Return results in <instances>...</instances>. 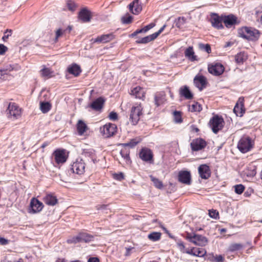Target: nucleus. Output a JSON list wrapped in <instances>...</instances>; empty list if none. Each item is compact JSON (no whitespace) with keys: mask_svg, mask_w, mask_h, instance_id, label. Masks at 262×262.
<instances>
[{"mask_svg":"<svg viewBox=\"0 0 262 262\" xmlns=\"http://www.w3.org/2000/svg\"><path fill=\"white\" fill-rule=\"evenodd\" d=\"M156 38L155 37L153 34H152L140 39L137 40L136 42L137 43H147L152 40H154Z\"/></svg>","mask_w":262,"mask_h":262,"instance_id":"36","label":"nucleus"},{"mask_svg":"<svg viewBox=\"0 0 262 262\" xmlns=\"http://www.w3.org/2000/svg\"><path fill=\"white\" fill-rule=\"evenodd\" d=\"M200 177L203 179H207L210 177V169L206 164L201 165L198 168Z\"/></svg>","mask_w":262,"mask_h":262,"instance_id":"17","label":"nucleus"},{"mask_svg":"<svg viewBox=\"0 0 262 262\" xmlns=\"http://www.w3.org/2000/svg\"><path fill=\"white\" fill-rule=\"evenodd\" d=\"M114 178L116 180L121 181L124 179L123 173L120 172L119 173H115L114 174Z\"/></svg>","mask_w":262,"mask_h":262,"instance_id":"57","label":"nucleus"},{"mask_svg":"<svg viewBox=\"0 0 262 262\" xmlns=\"http://www.w3.org/2000/svg\"><path fill=\"white\" fill-rule=\"evenodd\" d=\"M115 38V36L113 33H109L107 34H103L98 36L97 38L94 39V42L97 43H106L113 40Z\"/></svg>","mask_w":262,"mask_h":262,"instance_id":"19","label":"nucleus"},{"mask_svg":"<svg viewBox=\"0 0 262 262\" xmlns=\"http://www.w3.org/2000/svg\"><path fill=\"white\" fill-rule=\"evenodd\" d=\"M210 21L212 26L217 29L224 28L222 23L223 22V15L220 16L215 13L211 15Z\"/></svg>","mask_w":262,"mask_h":262,"instance_id":"12","label":"nucleus"},{"mask_svg":"<svg viewBox=\"0 0 262 262\" xmlns=\"http://www.w3.org/2000/svg\"><path fill=\"white\" fill-rule=\"evenodd\" d=\"M10 116L13 119H17L21 116V109L15 103H10L7 109Z\"/></svg>","mask_w":262,"mask_h":262,"instance_id":"10","label":"nucleus"},{"mask_svg":"<svg viewBox=\"0 0 262 262\" xmlns=\"http://www.w3.org/2000/svg\"><path fill=\"white\" fill-rule=\"evenodd\" d=\"M190 146L192 150L198 151L203 149L206 146V142L203 139L198 138L191 142Z\"/></svg>","mask_w":262,"mask_h":262,"instance_id":"13","label":"nucleus"},{"mask_svg":"<svg viewBox=\"0 0 262 262\" xmlns=\"http://www.w3.org/2000/svg\"><path fill=\"white\" fill-rule=\"evenodd\" d=\"M45 203L50 206H54L57 203L56 197L53 194H47L43 199Z\"/></svg>","mask_w":262,"mask_h":262,"instance_id":"26","label":"nucleus"},{"mask_svg":"<svg viewBox=\"0 0 262 262\" xmlns=\"http://www.w3.org/2000/svg\"><path fill=\"white\" fill-rule=\"evenodd\" d=\"M253 145L251 139L249 137H243L238 141L237 148L243 153L250 151Z\"/></svg>","mask_w":262,"mask_h":262,"instance_id":"4","label":"nucleus"},{"mask_svg":"<svg viewBox=\"0 0 262 262\" xmlns=\"http://www.w3.org/2000/svg\"><path fill=\"white\" fill-rule=\"evenodd\" d=\"M194 84L200 91H202L207 83L206 78L203 75H198L193 79Z\"/></svg>","mask_w":262,"mask_h":262,"instance_id":"16","label":"nucleus"},{"mask_svg":"<svg viewBox=\"0 0 262 262\" xmlns=\"http://www.w3.org/2000/svg\"><path fill=\"white\" fill-rule=\"evenodd\" d=\"M79 18L83 23L89 22L91 19V13L86 8H82L78 14Z\"/></svg>","mask_w":262,"mask_h":262,"instance_id":"18","label":"nucleus"},{"mask_svg":"<svg viewBox=\"0 0 262 262\" xmlns=\"http://www.w3.org/2000/svg\"><path fill=\"white\" fill-rule=\"evenodd\" d=\"M12 34V30H6L4 33V35L2 37V39L4 41L6 42L7 39Z\"/></svg>","mask_w":262,"mask_h":262,"instance_id":"50","label":"nucleus"},{"mask_svg":"<svg viewBox=\"0 0 262 262\" xmlns=\"http://www.w3.org/2000/svg\"><path fill=\"white\" fill-rule=\"evenodd\" d=\"M185 19L184 17H179L176 23V26L180 28L181 26L185 23Z\"/></svg>","mask_w":262,"mask_h":262,"instance_id":"56","label":"nucleus"},{"mask_svg":"<svg viewBox=\"0 0 262 262\" xmlns=\"http://www.w3.org/2000/svg\"><path fill=\"white\" fill-rule=\"evenodd\" d=\"M155 26V24L154 23H150V24L146 26L144 28H143L144 33L147 32L148 30L152 28Z\"/></svg>","mask_w":262,"mask_h":262,"instance_id":"60","label":"nucleus"},{"mask_svg":"<svg viewBox=\"0 0 262 262\" xmlns=\"http://www.w3.org/2000/svg\"><path fill=\"white\" fill-rule=\"evenodd\" d=\"M65 31H66V30L63 31L61 29H58L56 31L55 42H57L58 41V38L60 37V36H61L63 34V32H64Z\"/></svg>","mask_w":262,"mask_h":262,"instance_id":"51","label":"nucleus"},{"mask_svg":"<svg viewBox=\"0 0 262 262\" xmlns=\"http://www.w3.org/2000/svg\"><path fill=\"white\" fill-rule=\"evenodd\" d=\"M243 98H239L237 102L234 107L233 112L236 116L242 117L245 113L244 105Z\"/></svg>","mask_w":262,"mask_h":262,"instance_id":"20","label":"nucleus"},{"mask_svg":"<svg viewBox=\"0 0 262 262\" xmlns=\"http://www.w3.org/2000/svg\"><path fill=\"white\" fill-rule=\"evenodd\" d=\"M194 250H195V248L194 247L191 248L190 250L186 249V250L185 253H187L188 254L194 256Z\"/></svg>","mask_w":262,"mask_h":262,"instance_id":"62","label":"nucleus"},{"mask_svg":"<svg viewBox=\"0 0 262 262\" xmlns=\"http://www.w3.org/2000/svg\"><path fill=\"white\" fill-rule=\"evenodd\" d=\"M71 169L74 173L82 174L85 171V163L81 159H78L71 165Z\"/></svg>","mask_w":262,"mask_h":262,"instance_id":"8","label":"nucleus"},{"mask_svg":"<svg viewBox=\"0 0 262 262\" xmlns=\"http://www.w3.org/2000/svg\"><path fill=\"white\" fill-rule=\"evenodd\" d=\"M244 248V245L241 243H231L228 247L226 252H234L240 250H242Z\"/></svg>","mask_w":262,"mask_h":262,"instance_id":"27","label":"nucleus"},{"mask_svg":"<svg viewBox=\"0 0 262 262\" xmlns=\"http://www.w3.org/2000/svg\"><path fill=\"white\" fill-rule=\"evenodd\" d=\"M200 49L206 51L207 53H210L211 52V49L209 44L204 45L203 43H200L199 45Z\"/></svg>","mask_w":262,"mask_h":262,"instance_id":"43","label":"nucleus"},{"mask_svg":"<svg viewBox=\"0 0 262 262\" xmlns=\"http://www.w3.org/2000/svg\"><path fill=\"white\" fill-rule=\"evenodd\" d=\"M117 127L116 124L108 123L100 128V132L105 138L113 136L117 132Z\"/></svg>","mask_w":262,"mask_h":262,"instance_id":"5","label":"nucleus"},{"mask_svg":"<svg viewBox=\"0 0 262 262\" xmlns=\"http://www.w3.org/2000/svg\"><path fill=\"white\" fill-rule=\"evenodd\" d=\"M180 94L187 99H191L193 97L192 94L190 91L188 87L186 85L180 88Z\"/></svg>","mask_w":262,"mask_h":262,"instance_id":"28","label":"nucleus"},{"mask_svg":"<svg viewBox=\"0 0 262 262\" xmlns=\"http://www.w3.org/2000/svg\"><path fill=\"white\" fill-rule=\"evenodd\" d=\"M234 187L235 192L238 194L242 193L245 189V187L242 184L236 185Z\"/></svg>","mask_w":262,"mask_h":262,"instance_id":"47","label":"nucleus"},{"mask_svg":"<svg viewBox=\"0 0 262 262\" xmlns=\"http://www.w3.org/2000/svg\"><path fill=\"white\" fill-rule=\"evenodd\" d=\"M148 238L152 242H157L160 239L161 237V233L159 232H152L147 236Z\"/></svg>","mask_w":262,"mask_h":262,"instance_id":"35","label":"nucleus"},{"mask_svg":"<svg viewBox=\"0 0 262 262\" xmlns=\"http://www.w3.org/2000/svg\"><path fill=\"white\" fill-rule=\"evenodd\" d=\"M88 129L86 124L81 120H79L77 124V129L79 135H82Z\"/></svg>","mask_w":262,"mask_h":262,"instance_id":"29","label":"nucleus"},{"mask_svg":"<svg viewBox=\"0 0 262 262\" xmlns=\"http://www.w3.org/2000/svg\"><path fill=\"white\" fill-rule=\"evenodd\" d=\"M79 234L80 242L88 243L92 241L94 239L93 235L86 233H80Z\"/></svg>","mask_w":262,"mask_h":262,"instance_id":"33","label":"nucleus"},{"mask_svg":"<svg viewBox=\"0 0 262 262\" xmlns=\"http://www.w3.org/2000/svg\"><path fill=\"white\" fill-rule=\"evenodd\" d=\"M174 115V121L176 123H181L182 122V119L181 118V113L179 112L175 111L173 113Z\"/></svg>","mask_w":262,"mask_h":262,"instance_id":"46","label":"nucleus"},{"mask_svg":"<svg viewBox=\"0 0 262 262\" xmlns=\"http://www.w3.org/2000/svg\"><path fill=\"white\" fill-rule=\"evenodd\" d=\"M206 254V251L203 248H195L194 256L203 257Z\"/></svg>","mask_w":262,"mask_h":262,"instance_id":"42","label":"nucleus"},{"mask_svg":"<svg viewBox=\"0 0 262 262\" xmlns=\"http://www.w3.org/2000/svg\"><path fill=\"white\" fill-rule=\"evenodd\" d=\"M68 71L70 74L77 76L81 72L80 68L76 64H73L69 66L68 68Z\"/></svg>","mask_w":262,"mask_h":262,"instance_id":"30","label":"nucleus"},{"mask_svg":"<svg viewBox=\"0 0 262 262\" xmlns=\"http://www.w3.org/2000/svg\"><path fill=\"white\" fill-rule=\"evenodd\" d=\"M202 108L201 105L197 102H194L189 105V111L190 112H200Z\"/></svg>","mask_w":262,"mask_h":262,"instance_id":"38","label":"nucleus"},{"mask_svg":"<svg viewBox=\"0 0 262 262\" xmlns=\"http://www.w3.org/2000/svg\"><path fill=\"white\" fill-rule=\"evenodd\" d=\"M138 143V142L136 141L135 139H132L129 142L121 144V145L123 147L128 146L129 147L133 148L135 147Z\"/></svg>","mask_w":262,"mask_h":262,"instance_id":"44","label":"nucleus"},{"mask_svg":"<svg viewBox=\"0 0 262 262\" xmlns=\"http://www.w3.org/2000/svg\"><path fill=\"white\" fill-rule=\"evenodd\" d=\"M53 156L54 157L55 162L58 164L66 162L67 159L64 149H58L55 150L53 153Z\"/></svg>","mask_w":262,"mask_h":262,"instance_id":"9","label":"nucleus"},{"mask_svg":"<svg viewBox=\"0 0 262 262\" xmlns=\"http://www.w3.org/2000/svg\"><path fill=\"white\" fill-rule=\"evenodd\" d=\"M8 50V48L3 44H0V55H4Z\"/></svg>","mask_w":262,"mask_h":262,"instance_id":"58","label":"nucleus"},{"mask_svg":"<svg viewBox=\"0 0 262 262\" xmlns=\"http://www.w3.org/2000/svg\"><path fill=\"white\" fill-rule=\"evenodd\" d=\"M104 101L102 97H99L91 104L90 107L94 110L99 111L102 108Z\"/></svg>","mask_w":262,"mask_h":262,"instance_id":"25","label":"nucleus"},{"mask_svg":"<svg viewBox=\"0 0 262 262\" xmlns=\"http://www.w3.org/2000/svg\"><path fill=\"white\" fill-rule=\"evenodd\" d=\"M163 99L161 97H160L158 95H156L155 96V102L157 106H159L163 103Z\"/></svg>","mask_w":262,"mask_h":262,"instance_id":"52","label":"nucleus"},{"mask_svg":"<svg viewBox=\"0 0 262 262\" xmlns=\"http://www.w3.org/2000/svg\"><path fill=\"white\" fill-rule=\"evenodd\" d=\"M88 262H99V260L97 257H91L89 259Z\"/></svg>","mask_w":262,"mask_h":262,"instance_id":"64","label":"nucleus"},{"mask_svg":"<svg viewBox=\"0 0 262 262\" xmlns=\"http://www.w3.org/2000/svg\"><path fill=\"white\" fill-rule=\"evenodd\" d=\"M166 25H164L162 27H161L160 29V30L158 32L153 33V35H154L156 38L163 31Z\"/></svg>","mask_w":262,"mask_h":262,"instance_id":"61","label":"nucleus"},{"mask_svg":"<svg viewBox=\"0 0 262 262\" xmlns=\"http://www.w3.org/2000/svg\"><path fill=\"white\" fill-rule=\"evenodd\" d=\"M20 70V67L18 64H9L6 65L5 68L0 70V78L3 75L7 74L8 72L12 71H19Z\"/></svg>","mask_w":262,"mask_h":262,"instance_id":"22","label":"nucleus"},{"mask_svg":"<svg viewBox=\"0 0 262 262\" xmlns=\"http://www.w3.org/2000/svg\"><path fill=\"white\" fill-rule=\"evenodd\" d=\"M185 55L191 61L196 60V56L194 55V52L192 47L187 48L185 51Z\"/></svg>","mask_w":262,"mask_h":262,"instance_id":"31","label":"nucleus"},{"mask_svg":"<svg viewBox=\"0 0 262 262\" xmlns=\"http://www.w3.org/2000/svg\"><path fill=\"white\" fill-rule=\"evenodd\" d=\"M139 157L143 161L145 162H150L152 161L153 155L151 150L147 148H143L140 150Z\"/></svg>","mask_w":262,"mask_h":262,"instance_id":"14","label":"nucleus"},{"mask_svg":"<svg viewBox=\"0 0 262 262\" xmlns=\"http://www.w3.org/2000/svg\"><path fill=\"white\" fill-rule=\"evenodd\" d=\"M177 245L180 250L182 253H185L186 249H185V246L183 243V242L180 241L177 243Z\"/></svg>","mask_w":262,"mask_h":262,"instance_id":"53","label":"nucleus"},{"mask_svg":"<svg viewBox=\"0 0 262 262\" xmlns=\"http://www.w3.org/2000/svg\"><path fill=\"white\" fill-rule=\"evenodd\" d=\"M79 242H80L79 234L67 239V243L69 244H76Z\"/></svg>","mask_w":262,"mask_h":262,"instance_id":"45","label":"nucleus"},{"mask_svg":"<svg viewBox=\"0 0 262 262\" xmlns=\"http://www.w3.org/2000/svg\"><path fill=\"white\" fill-rule=\"evenodd\" d=\"M247 58V54L245 52H240L235 56V61L238 64H242Z\"/></svg>","mask_w":262,"mask_h":262,"instance_id":"32","label":"nucleus"},{"mask_svg":"<svg viewBox=\"0 0 262 262\" xmlns=\"http://www.w3.org/2000/svg\"><path fill=\"white\" fill-rule=\"evenodd\" d=\"M209 260L211 262H224L225 257L221 254H212L211 257H209Z\"/></svg>","mask_w":262,"mask_h":262,"instance_id":"37","label":"nucleus"},{"mask_svg":"<svg viewBox=\"0 0 262 262\" xmlns=\"http://www.w3.org/2000/svg\"><path fill=\"white\" fill-rule=\"evenodd\" d=\"M224 120L222 117L217 115L213 116L209 121V124L212 132L216 134L223 127Z\"/></svg>","mask_w":262,"mask_h":262,"instance_id":"6","label":"nucleus"},{"mask_svg":"<svg viewBox=\"0 0 262 262\" xmlns=\"http://www.w3.org/2000/svg\"><path fill=\"white\" fill-rule=\"evenodd\" d=\"M40 73L42 76L50 78L53 76L54 72L49 68H44L40 70Z\"/></svg>","mask_w":262,"mask_h":262,"instance_id":"39","label":"nucleus"},{"mask_svg":"<svg viewBox=\"0 0 262 262\" xmlns=\"http://www.w3.org/2000/svg\"><path fill=\"white\" fill-rule=\"evenodd\" d=\"M185 238L190 242L199 246H205L208 243V239L205 236L198 234L187 233Z\"/></svg>","mask_w":262,"mask_h":262,"instance_id":"3","label":"nucleus"},{"mask_svg":"<svg viewBox=\"0 0 262 262\" xmlns=\"http://www.w3.org/2000/svg\"><path fill=\"white\" fill-rule=\"evenodd\" d=\"M130 11L134 14H138L142 10V6L139 4V0H135L129 6Z\"/></svg>","mask_w":262,"mask_h":262,"instance_id":"21","label":"nucleus"},{"mask_svg":"<svg viewBox=\"0 0 262 262\" xmlns=\"http://www.w3.org/2000/svg\"><path fill=\"white\" fill-rule=\"evenodd\" d=\"M51 107V106L49 102H40V108L43 113H46L48 112L50 110Z\"/></svg>","mask_w":262,"mask_h":262,"instance_id":"40","label":"nucleus"},{"mask_svg":"<svg viewBox=\"0 0 262 262\" xmlns=\"http://www.w3.org/2000/svg\"><path fill=\"white\" fill-rule=\"evenodd\" d=\"M84 155L85 157L91 158L94 163L97 162L95 154L93 151L85 152Z\"/></svg>","mask_w":262,"mask_h":262,"instance_id":"48","label":"nucleus"},{"mask_svg":"<svg viewBox=\"0 0 262 262\" xmlns=\"http://www.w3.org/2000/svg\"><path fill=\"white\" fill-rule=\"evenodd\" d=\"M0 243L2 245H6L8 244V240H7L6 239H5L3 237H1L0 238Z\"/></svg>","mask_w":262,"mask_h":262,"instance_id":"63","label":"nucleus"},{"mask_svg":"<svg viewBox=\"0 0 262 262\" xmlns=\"http://www.w3.org/2000/svg\"><path fill=\"white\" fill-rule=\"evenodd\" d=\"M67 6L68 7V9L72 11H73L75 10L76 8V5L74 2L72 1H68L67 3Z\"/></svg>","mask_w":262,"mask_h":262,"instance_id":"49","label":"nucleus"},{"mask_svg":"<svg viewBox=\"0 0 262 262\" xmlns=\"http://www.w3.org/2000/svg\"><path fill=\"white\" fill-rule=\"evenodd\" d=\"M43 204L36 198H32L30 204L29 212L35 213L40 212L43 208Z\"/></svg>","mask_w":262,"mask_h":262,"instance_id":"11","label":"nucleus"},{"mask_svg":"<svg viewBox=\"0 0 262 262\" xmlns=\"http://www.w3.org/2000/svg\"><path fill=\"white\" fill-rule=\"evenodd\" d=\"M208 70L209 73L213 75L220 76L223 73L225 68L223 65L220 63H213L208 64Z\"/></svg>","mask_w":262,"mask_h":262,"instance_id":"7","label":"nucleus"},{"mask_svg":"<svg viewBox=\"0 0 262 262\" xmlns=\"http://www.w3.org/2000/svg\"><path fill=\"white\" fill-rule=\"evenodd\" d=\"M179 181L185 184L190 185L191 184V174L188 171H181L178 175Z\"/></svg>","mask_w":262,"mask_h":262,"instance_id":"15","label":"nucleus"},{"mask_svg":"<svg viewBox=\"0 0 262 262\" xmlns=\"http://www.w3.org/2000/svg\"><path fill=\"white\" fill-rule=\"evenodd\" d=\"M209 216L213 219H217L219 216V213L215 210H209Z\"/></svg>","mask_w":262,"mask_h":262,"instance_id":"54","label":"nucleus"},{"mask_svg":"<svg viewBox=\"0 0 262 262\" xmlns=\"http://www.w3.org/2000/svg\"><path fill=\"white\" fill-rule=\"evenodd\" d=\"M238 34L239 36L248 40L256 41L259 37L260 32L255 28L244 27L238 29Z\"/></svg>","mask_w":262,"mask_h":262,"instance_id":"1","label":"nucleus"},{"mask_svg":"<svg viewBox=\"0 0 262 262\" xmlns=\"http://www.w3.org/2000/svg\"><path fill=\"white\" fill-rule=\"evenodd\" d=\"M108 117L110 120L115 121L118 119V115L116 112H112L110 113Z\"/></svg>","mask_w":262,"mask_h":262,"instance_id":"55","label":"nucleus"},{"mask_svg":"<svg viewBox=\"0 0 262 262\" xmlns=\"http://www.w3.org/2000/svg\"><path fill=\"white\" fill-rule=\"evenodd\" d=\"M130 95L134 96L136 98L142 99L145 97V92L143 89L140 86H136L131 90Z\"/></svg>","mask_w":262,"mask_h":262,"instance_id":"23","label":"nucleus"},{"mask_svg":"<svg viewBox=\"0 0 262 262\" xmlns=\"http://www.w3.org/2000/svg\"><path fill=\"white\" fill-rule=\"evenodd\" d=\"M151 181L153 182L155 186L159 189H162L163 187L162 182L159 180L158 179L152 176H150Z\"/></svg>","mask_w":262,"mask_h":262,"instance_id":"41","label":"nucleus"},{"mask_svg":"<svg viewBox=\"0 0 262 262\" xmlns=\"http://www.w3.org/2000/svg\"><path fill=\"white\" fill-rule=\"evenodd\" d=\"M120 153L122 158L127 164H130L131 163V160L129 157V150L128 149L123 148L121 150Z\"/></svg>","mask_w":262,"mask_h":262,"instance_id":"34","label":"nucleus"},{"mask_svg":"<svg viewBox=\"0 0 262 262\" xmlns=\"http://www.w3.org/2000/svg\"><path fill=\"white\" fill-rule=\"evenodd\" d=\"M236 22V17L233 15L223 16V23L227 28H230L235 25Z\"/></svg>","mask_w":262,"mask_h":262,"instance_id":"24","label":"nucleus"},{"mask_svg":"<svg viewBox=\"0 0 262 262\" xmlns=\"http://www.w3.org/2000/svg\"><path fill=\"white\" fill-rule=\"evenodd\" d=\"M142 111L143 107L141 103H137L132 107L129 119L132 125L137 124L140 117L143 115Z\"/></svg>","mask_w":262,"mask_h":262,"instance_id":"2","label":"nucleus"},{"mask_svg":"<svg viewBox=\"0 0 262 262\" xmlns=\"http://www.w3.org/2000/svg\"><path fill=\"white\" fill-rule=\"evenodd\" d=\"M132 19V16L124 17L122 18V20L123 24H128L131 23Z\"/></svg>","mask_w":262,"mask_h":262,"instance_id":"59","label":"nucleus"}]
</instances>
